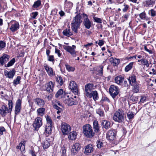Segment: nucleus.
<instances>
[{
    "label": "nucleus",
    "instance_id": "f257e3e1",
    "mask_svg": "<svg viewBox=\"0 0 156 156\" xmlns=\"http://www.w3.org/2000/svg\"><path fill=\"white\" fill-rule=\"evenodd\" d=\"M80 14V13L75 16L71 23L72 29L75 33H77L78 29L80 27L82 22Z\"/></svg>",
    "mask_w": 156,
    "mask_h": 156
},
{
    "label": "nucleus",
    "instance_id": "f03ea898",
    "mask_svg": "<svg viewBox=\"0 0 156 156\" xmlns=\"http://www.w3.org/2000/svg\"><path fill=\"white\" fill-rule=\"evenodd\" d=\"M83 133L84 135L89 138H92L95 134V132L93 130L90 124L85 125L83 127Z\"/></svg>",
    "mask_w": 156,
    "mask_h": 156
},
{
    "label": "nucleus",
    "instance_id": "7ed1b4c3",
    "mask_svg": "<svg viewBox=\"0 0 156 156\" xmlns=\"http://www.w3.org/2000/svg\"><path fill=\"white\" fill-rule=\"evenodd\" d=\"M113 120L115 122L121 123L123 122L124 119V113L122 109H119L116 112L113 117Z\"/></svg>",
    "mask_w": 156,
    "mask_h": 156
},
{
    "label": "nucleus",
    "instance_id": "20e7f679",
    "mask_svg": "<svg viewBox=\"0 0 156 156\" xmlns=\"http://www.w3.org/2000/svg\"><path fill=\"white\" fill-rule=\"evenodd\" d=\"M109 90L110 95L114 100H115L119 93V90L118 87L114 85H111Z\"/></svg>",
    "mask_w": 156,
    "mask_h": 156
},
{
    "label": "nucleus",
    "instance_id": "39448f33",
    "mask_svg": "<svg viewBox=\"0 0 156 156\" xmlns=\"http://www.w3.org/2000/svg\"><path fill=\"white\" fill-rule=\"evenodd\" d=\"M61 127L62 132L64 135H67L71 129L70 126L64 122L62 123Z\"/></svg>",
    "mask_w": 156,
    "mask_h": 156
},
{
    "label": "nucleus",
    "instance_id": "423d86ee",
    "mask_svg": "<svg viewBox=\"0 0 156 156\" xmlns=\"http://www.w3.org/2000/svg\"><path fill=\"white\" fill-rule=\"evenodd\" d=\"M22 100L20 99H18L16 102L15 108V117H16L17 115L19 114L22 108Z\"/></svg>",
    "mask_w": 156,
    "mask_h": 156
},
{
    "label": "nucleus",
    "instance_id": "0eeeda50",
    "mask_svg": "<svg viewBox=\"0 0 156 156\" xmlns=\"http://www.w3.org/2000/svg\"><path fill=\"white\" fill-rule=\"evenodd\" d=\"M42 118L40 117H37L36 118L33 124L34 130L37 131L42 125Z\"/></svg>",
    "mask_w": 156,
    "mask_h": 156
},
{
    "label": "nucleus",
    "instance_id": "6e6552de",
    "mask_svg": "<svg viewBox=\"0 0 156 156\" xmlns=\"http://www.w3.org/2000/svg\"><path fill=\"white\" fill-rule=\"evenodd\" d=\"M83 16L84 18H85L83 22V25L86 28L89 29L91 27L92 23L89 20L88 16L87 14L83 13Z\"/></svg>",
    "mask_w": 156,
    "mask_h": 156
},
{
    "label": "nucleus",
    "instance_id": "1a4fd4ad",
    "mask_svg": "<svg viewBox=\"0 0 156 156\" xmlns=\"http://www.w3.org/2000/svg\"><path fill=\"white\" fill-rule=\"evenodd\" d=\"M11 112L5 105H3L0 109V114L2 117L5 116L7 114L11 113Z\"/></svg>",
    "mask_w": 156,
    "mask_h": 156
},
{
    "label": "nucleus",
    "instance_id": "9d476101",
    "mask_svg": "<svg viewBox=\"0 0 156 156\" xmlns=\"http://www.w3.org/2000/svg\"><path fill=\"white\" fill-rule=\"evenodd\" d=\"M69 87L72 91L74 92L75 94H77L78 93V86L74 81H70Z\"/></svg>",
    "mask_w": 156,
    "mask_h": 156
},
{
    "label": "nucleus",
    "instance_id": "9b49d317",
    "mask_svg": "<svg viewBox=\"0 0 156 156\" xmlns=\"http://www.w3.org/2000/svg\"><path fill=\"white\" fill-rule=\"evenodd\" d=\"M116 132L115 129L109 130L107 133L106 138L109 140H113L115 139Z\"/></svg>",
    "mask_w": 156,
    "mask_h": 156
},
{
    "label": "nucleus",
    "instance_id": "f8f14e48",
    "mask_svg": "<svg viewBox=\"0 0 156 156\" xmlns=\"http://www.w3.org/2000/svg\"><path fill=\"white\" fill-rule=\"evenodd\" d=\"M68 98L66 99L64 101V102L68 105L72 106L73 105H77L78 103V101L76 99H74L73 98L70 97H69V96H67Z\"/></svg>",
    "mask_w": 156,
    "mask_h": 156
},
{
    "label": "nucleus",
    "instance_id": "ddd939ff",
    "mask_svg": "<svg viewBox=\"0 0 156 156\" xmlns=\"http://www.w3.org/2000/svg\"><path fill=\"white\" fill-rule=\"evenodd\" d=\"M55 85V82L50 81L45 85V88L46 91L49 93H51L53 91Z\"/></svg>",
    "mask_w": 156,
    "mask_h": 156
},
{
    "label": "nucleus",
    "instance_id": "4468645a",
    "mask_svg": "<svg viewBox=\"0 0 156 156\" xmlns=\"http://www.w3.org/2000/svg\"><path fill=\"white\" fill-rule=\"evenodd\" d=\"M94 85L92 83H87L85 86V95L87 96L91 92L92 90L94 89Z\"/></svg>",
    "mask_w": 156,
    "mask_h": 156
},
{
    "label": "nucleus",
    "instance_id": "2eb2a0df",
    "mask_svg": "<svg viewBox=\"0 0 156 156\" xmlns=\"http://www.w3.org/2000/svg\"><path fill=\"white\" fill-rule=\"evenodd\" d=\"M81 146L78 143L74 144L72 146L71 149L72 154L74 155L76 154L81 147Z\"/></svg>",
    "mask_w": 156,
    "mask_h": 156
},
{
    "label": "nucleus",
    "instance_id": "dca6fc26",
    "mask_svg": "<svg viewBox=\"0 0 156 156\" xmlns=\"http://www.w3.org/2000/svg\"><path fill=\"white\" fill-rule=\"evenodd\" d=\"M63 48L67 52L69 53L73 57H75L76 56V52L74 48L70 46H63Z\"/></svg>",
    "mask_w": 156,
    "mask_h": 156
},
{
    "label": "nucleus",
    "instance_id": "f3484780",
    "mask_svg": "<svg viewBox=\"0 0 156 156\" xmlns=\"http://www.w3.org/2000/svg\"><path fill=\"white\" fill-rule=\"evenodd\" d=\"M16 73V71L14 69H12V70L9 71L5 70L4 71L5 76L9 79H12L15 75Z\"/></svg>",
    "mask_w": 156,
    "mask_h": 156
},
{
    "label": "nucleus",
    "instance_id": "a211bd4d",
    "mask_svg": "<svg viewBox=\"0 0 156 156\" xmlns=\"http://www.w3.org/2000/svg\"><path fill=\"white\" fill-rule=\"evenodd\" d=\"M12 25L10 28V30L12 32H15L19 28V24L18 22L16 21L11 22Z\"/></svg>",
    "mask_w": 156,
    "mask_h": 156
},
{
    "label": "nucleus",
    "instance_id": "6ab92c4d",
    "mask_svg": "<svg viewBox=\"0 0 156 156\" xmlns=\"http://www.w3.org/2000/svg\"><path fill=\"white\" fill-rule=\"evenodd\" d=\"M86 96L90 98L92 97L94 101H97L99 98L98 94L96 90L92 91Z\"/></svg>",
    "mask_w": 156,
    "mask_h": 156
},
{
    "label": "nucleus",
    "instance_id": "aec40b11",
    "mask_svg": "<svg viewBox=\"0 0 156 156\" xmlns=\"http://www.w3.org/2000/svg\"><path fill=\"white\" fill-rule=\"evenodd\" d=\"M111 124L110 122L107 120H103L101 122V126L102 128L106 130H107L111 127Z\"/></svg>",
    "mask_w": 156,
    "mask_h": 156
},
{
    "label": "nucleus",
    "instance_id": "412c9836",
    "mask_svg": "<svg viewBox=\"0 0 156 156\" xmlns=\"http://www.w3.org/2000/svg\"><path fill=\"white\" fill-rule=\"evenodd\" d=\"M10 56L6 54H4L0 58V65L3 66L4 64L9 61Z\"/></svg>",
    "mask_w": 156,
    "mask_h": 156
},
{
    "label": "nucleus",
    "instance_id": "4be33fe9",
    "mask_svg": "<svg viewBox=\"0 0 156 156\" xmlns=\"http://www.w3.org/2000/svg\"><path fill=\"white\" fill-rule=\"evenodd\" d=\"M44 66L49 76H52L54 75V72L52 68L49 66L46 63L44 64Z\"/></svg>",
    "mask_w": 156,
    "mask_h": 156
},
{
    "label": "nucleus",
    "instance_id": "5701e85b",
    "mask_svg": "<svg viewBox=\"0 0 156 156\" xmlns=\"http://www.w3.org/2000/svg\"><path fill=\"white\" fill-rule=\"evenodd\" d=\"M34 101L35 104L39 107H43L45 104L44 100L40 98H37Z\"/></svg>",
    "mask_w": 156,
    "mask_h": 156
},
{
    "label": "nucleus",
    "instance_id": "b1692460",
    "mask_svg": "<svg viewBox=\"0 0 156 156\" xmlns=\"http://www.w3.org/2000/svg\"><path fill=\"white\" fill-rule=\"evenodd\" d=\"M93 147L92 144H90L85 146L84 153L86 154H88L92 152L93 151Z\"/></svg>",
    "mask_w": 156,
    "mask_h": 156
},
{
    "label": "nucleus",
    "instance_id": "393cba45",
    "mask_svg": "<svg viewBox=\"0 0 156 156\" xmlns=\"http://www.w3.org/2000/svg\"><path fill=\"white\" fill-rule=\"evenodd\" d=\"M109 61L111 64H113L114 66H118L120 62V59L111 57L109 59Z\"/></svg>",
    "mask_w": 156,
    "mask_h": 156
},
{
    "label": "nucleus",
    "instance_id": "a878e982",
    "mask_svg": "<svg viewBox=\"0 0 156 156\" xmlns=\"http://www.w3.org/2000/svg\"><path fill=\"white\" fill-rule=\"evenodd\" d=\"M93 128L95 133H98L100 131V127L97 120H95L93 122Z\"/></svg>",
    "mask_w": 156,
    "mask_h": 156
},
{
    "label": "nucleus",
    "instance_id": "bb28decb",
    "mask_svg": "<svg viewBox=\"0 0 156 156\" xmlns=\"http://www.w3.org/2000/svg\"><path fill=\"white\" fill-rule=\"evenodd\" d=\"M129 83L131 85H133L135 83H137L136 77L135 75H132L128 79Z\"/></svg>",
    "mask_w": 156,
    "mask_h": 156
},
{
    "label": "nucleus",
    "instance_id": "cd10ccee",
    "mask_svg": "<svg viewBox=\"0 0 156 156\" xmlns=\"http://www.w3.org/2000/svg\"><path fill=\"white\" fill-rule=\"evenodd\" d=\"M41 144L44 149L48 148L50 145L49 142L47 140H44L43 141Z\"/></svg>",
    "mask_w": 156,
    "mask_h": 156
},
{
    "label": "nucleus",
    "instance_id": "c85d7f7f",
    "mask_svg": "<svg viewBox=\"0 0 156 156\" xmlns=\"http://www.w3.org/2000/svg\"><path fill=\"white\" fill-rule=\"evenodd\" d=\"M124 78L121 76H118L115 77V82L118 84H121L124 80Z\"/></svg>",
    "mask_w": 156,
    "mask_h": 156
},
{
    "label": "nucleus",
    "instance_id": "c756f323",
    "mask_svg": "<svg viewBox=\"0 0 156 156\" xmlns=\"http://www.w3.org/2000/svg\"><path fill=\"white\" fill-rule=\"evenodd\" d=\"M64 35L67 37H69L73 35V33L71 32L70 29H66L64 30L62 32Z\"/></svg>",
    "mask_w": 156,
    "mask_h": 156
},
{
    "label": "nucleus",
    "instance_id": "7c9ffc66",
    "mask_svg": "<svg viewBox=\"0 0 156 156\" xmlns=\"http://www.w3.org/2000/svg\"><path fill=\"white\" fill-rule=\"evenodd\" d=\"M76 132L73 131L70 132L68 136V138L71 140H75L76 138Z\"/></svg>",
    "mask_w": 156,
    "mask_h": 156
},
{
    "label": "nucleus",
    "instance_id": "2f4dec72",
    "mask_svg": "<svg viewBox=\"0 0 156 156\" xmlns=\"http://www.w3.org/2000/svg\"><path fill=\"white\" fill-rule=\"evenodd\" d=\"M56 80L60 86L62 85L64 82L62 77L58 75L55 78Z\"/></svg>",
    "mask_w": 156,
    "mask_h": 156
},
{
    "label": "nucleus",
    "instance_id": "473e14b6",
    "mask_svg": "<svg viewBox=\"0 0 156 156\" xmlns=\"http://www.w3.org/2000/svg\"><path fill=\"white\" fill-rule=\"evenodd\" d=\"M134 63V62H130L128 65L126 66L124 70L125 72H127L131 70L133 66Z\"/></svg>",
    "mask_w": 156,
    "mask_h": 156
},
{
    "label": "nucleus",
    "instance_id": "72a5a7b5",
    "mask_svg": "<svg viewBox=\"0 0 156 156\" xmlns=\"http://www.w3.org/2000/svg\"><path fill=\"white\" fill-rule=\"evenodd\" d=\"M138 62H141V64H140L141 65H146L147 67L149 66V64L148 63V62L147 60L144 58H142L140 60H138Z\"/></svg>",
    "mask_w": 156,
    "mask_h": 156
},
{
    "label": "nucleus",
    "instance_id": "f704fd0d",
    "mask_svg": "<svg viewBox=\"0 0 156 156\" xmlns=\"http://www.w3.org/2000/svg\"><path fill=\"white\" fill-rule=\"evenodd\" d=\"M52 126L47 125L45 127V132L47 134L51 133L52 129Z\"/></svg>",
    "mask_w": 156,
    "mask_h": 156
},
{
    "label": "nucleus",
    "instance_id": "c9c22d12",
    "mask_svg": "<svg viewBox=\"0 0 156 156\" xmlns=\"http://www.w3.org/2000/svg\"><path fill=\"white\" fill-rule=\"evenodd\" d=\"M45 109L44 108H40L37 109V112L38 115L42 116L44 114Z\"/></svg>",
    "mask_w": 156,
    "mask_h": 156
},
{
    "label": "nucleus",
    "instance_id": "e433bc0d",
    "mask_svg": "<svg viewBox=\"0 0 156 156\" xmlns=\"http://www.w3.org/2000/svg\"><path fill=\"white\" fill-rule=\"evenodd\" d=\"M103 66H100L98 68L97 71L98 72V75L100 76H102L103 75Z\"/></svg>",
    "mask_w": 156,
    "mask_h": 156
},
{
    "label": "nucleus",
    "instance_id": "4c0bfd02",
    "mask_svg": "<svg viewBox=\"0 0 156 156\" xmlns=\"http://www.w3.org/2000/svg\"><path fill=\"white\" fill-rule=\"evenodd\" d=\"M132 86L133 87V92L135 93H137L139 91L138 84L136 83H135V84Z\"/></svg>",
    "mask_w": 156,
    "mask_h": 156
},
{
    "label": "nucleus",
    "instance_id": "58836bf2",
    "mask_svg": "<svg viewBox=\"0 0 156 156\" xmlns=\"http://www.w3.org/2000/svg\"><path fill=\"white\" fill-rule=\"evenodd\" d=\"M147 6H151L155 4V1L153 0H148L145 1Z\"/></svg>",
    "mask_w": 156,
    "mask_h": 156
},
{
    "label": "nucleus",
    "instance_id": "ea45409f",
    "mask_svg": "<svg viewBox=\"0 0 156 156\" xmlns=\"http://www.w3.org/2000/svg\"><path fill=\"white\" fill-rule=\"evenodd\" d=\"M21 79V77L20 76H18L16 79L13 80V85L16 86L17 84L20 83V81Z\"/></svg>",
    "mask_w": 156,
    "mask_h": 156
},
{
    "label": "nucleus",
    "instance_id": "a19ab883",
    "mask_svg": "<svg viewBox=\"0 0 156 156\" xmlns=\"http://www.w3.org/2000/svg\"><path fill=\"white\" fill-rule=\"evenodd\" d=\"M127 116L129 120H130L133 118L134 116V114L133 113L132 111H129L127 113Z\"/></svg>",
    "mask_w": 156,
    "mask_h": 156
},
{
    "label": "nucleus",
    "instance_id": "79ce46f5",
    "mask_svg": "<svg viewBox=\"0 0 156 156\" xmlns=\"http://www.w3.org/2000/svg\"><path fill=\"white\" fill-rule=\"evenodd\" d=\"M97 113L99 114L100 116L103 117L104 116V113L103 110L101 108H98L96 110Z\"/></svg>",
    "mask_w": 156,
    "mask_h": 156
},
{
    "label": "nucleus",
    "instance_id": "37998d69",
    "mask_svg": "<svg viewBox=\"0 0 156 156\" xmlns=\"http://www.w3.org/2000/svg\"><path fill=\"white\" fill-rule=\"evenodd\" d=\"M16 61L14 58H12L9 62L6 65H5L6 67H9L12 66Z\"/></svg>",
    "mask_w": 156,
    "mask_h": 156
},
{
    "label": "nucleus",
    "instance_id": "c03bdc74",
    "mask_svg": "<svg viewBox=\"0 0 156 156\" xmlns=\"http://www.w3.org/2000/svg\"><path fill=\"white\" fill-rule=\"evenodd\" d=\"M41 4V1L40 0H37L34 2L33 5V7L36 8L38 7Z\"/></svg>",
    "mask_w": 156,
    "mask_h": 156
},
{
    "label": "nucleus",
    "instance_id": "a18cd8bd",
    "mask_svg": "<svg viewBox=\"0 0 156 156\" xmlns=\"http://www.w3.org/2000/svg\"><path fill=\"white\" fill-rule=\"evenodd\" d=\"M46 118L47 122V125H52V121L51 117L47 115Z\"/></svg>",
    "mask_w": 156,
    "mask_h": 156
},
{
    "label": "nucleus",
    "instance_id": "49530a36",
    "mask_svg": "<svg viewBox=\"0 0 156 156\" xmlns=\"http://www.w3.org/2000/svg\"><path fill=\"white\" fill-rule=\"evenodd\" d=\"M8 105L9 107V109L10 111L12 112L13 107V104L12 100H8Z\"/></svg>",
    "mask_w": 156,
    "mask_h": 156
},
{
    "label": "nucleus",
    "instance_id": "de8ad7c7",
    "mask_svg": "<svg viewBox=\"0 0 156 156\" xmlns=\"http://www.w3.org/2000/svg\"><path fill=\"white\" fill-rule=\"evenodd\" d=\"M63 93V90L62 89H59L57 93L55 94V96L57 98L58 97L61 95Z\"/></svg>",
    "mask_w": 156,
    "mask_h": 156
},
{
    "label": "nucleus",
    "instance_id": "09e8293b",
    "mask_svg": "<svg viewBox=\"0 0 156 156\" xmlns=\"http://www.w3.org/2000/svg\"><path fill=\"white\" fill-rule=\"evenodd\" d=\"M146 14L144 11L140 13L139 15L140 18L142 20L146 19Z\"/></svg>",
    "mask_w": 156,
    "mask_h": 156
},
{
    "label": "nucleus",
    "instance_id": "8fccbe9b",
    "mask_svg": "<svg viewBox=\"0 0 156 156\" xmlns=\"http://www.w3.org/2000/svg\"><path fill=\"white\" fill-rule=\"evenodd\" d=\"M16 148L20 150L21 151H24V147H23L22 144L20 143L17 146Z\"/></svg>",
    "mask_w": 156,
    "mask_h": 156
},
{
    "label": "nucleus",
    "instance_id": "3c124183",
    "mask_svg": "<svg viewBox=\"0 0 156 156\" xmlns=\"http://www.w3.org/2000/svg\"><path fill=\"white\" fill-rule=\"evenodd\" d=\"M97 146L98 148H101L103 146V143L100 140H98L97 142Z\"/></svg>",
    "mask_w": 156,
    "mask_h": 156
},
{
    "label": "nucleus",
    "instance_id": "603ef678",
    "mask_svg": "<svg viewBox=\"0 0 156 156\" xmlns=\"http://www.w3.org/2000/svg\"><path fill=\"white\" fill-rule=\"evenodd\" d=\"M93 18L94 20V21L95 22L100 23H102V20H101V19L98 18L97 17H96L95 16H94L93 17Z\"/></svg>",
    "mask_w": 156,
    "mask_h": 156
},
{
    "label": "nucleus",
    "instance_id": "864d4df0",
    "mask_svg": "<svg viewBox=\"0 0 156 156\" xmlns=\"http://www.w3.org/2000/svg\"><path fill=\"white\" fill-rule=\"evenodd\" d=\"M38 15V12H32L31 14V16L32 18L33 19H35L36 16Z\"/></svg>",
    "mask_w": 156,
    "mask_h": 156
},
{
    "label": "nucleus",
    "instance_id": "5fc2aeb1",
    "mask_svg": "<svg viewBox=\"0 0 156 156\" xmlns=\"http://www.w3.org/2000/svg\"><path fill=\"white\" fill-rule=\"evenodd\" d=\"M67 69L69 71H74V68L70 66L69 65L67 64L65 65Z\"/></svg>",
    "mask_w": 156,
    "mask_h": 156
},
{
    "label": "nucleus",
    "instance_id": "6e6d98bb",
    "mask_svg": "<svg viewBox=\"0 0 156 156\" xmlns=\"http://www.w3.org/2000/svg\"><path fill=\"white\" fill-rule=\"evenodd\" d=\"M123 6L124 8L122 9V11L123 12H126L128 10L129 8V6L125 4H124Z\"/></svg>",
    "mask_w": 156,
    "mask_h": 156
},
{
    "label": "nucleus",
    "instance_id": "4d7b16f0",
    "mask_svg": "<svg viewBox=\"0 0 156 156\" xmlns=\"http://www.w3.org/2000/svg\"><path fill=\"white\" fill-rule=\"evenodd\" d=\"M6 46V43L5 42L2 41H0V48H5Z\"/></svg>",
    "mask_w": 156,
    "mask_h": 156
},
{
    "label": "nucleus",
    "instance_id": "13d9d810",
    "mask_svg": "<svg viewBox=\"0 0 156 156\" xmlns=\"http://www.w3.org/2000/svg\"><path fill=\"white\" fill-rule=\"evenodd\" d=\"M150 11L151 12V16L152 17H154L156 16V11L153 9H151Z\"/></svg>",
    "mask_w": 156,
    "mask_h": 156
},
{
    "label": "nucleus",
    "instance_id": "bf43d9fd",
    "mask_svg": "<svg viewBox=\"0 0 156 156\" xmlns=\"http://www.w3.org/2000/svg\"><path fill=\"white\" fill-rule=\"evenodd\" d=\"M48 60L50 62H53L54 60V57L53 55H50L48 56Z\"/></svg>",
    "mask_w": 156,
    "mask_h": 156
},
{
    "label": "nucleus",
    "instance_id": "052dcab7",
    "mask_svg": "<svg viewBox=\"0 0 156 156\" xmlns=\"http://www.w3.org/2000/svg\"><path fill=\"white\" fill-rule=\"evenodd\" d=\"M146 98L145 97L141 96V98L140 99V101L139 102V104H140V103H143L144 102L146 101Z\"/></svg>",
    "mask_w": 156,
    "mask_h": 156
},
{
    "label": "nucleus",
    "instance_id": "680f3d73",
    "mask_svg": "<svg viewBox=\"0 0 156 156\" xmlns=\"http://www.w3.org/2000/svg\"><path fill=\"white\" fill-rule=\"evenodd\" d=\"M5 131V129L4 127H0V134L1 135H3V132Z\"/></svg>",
    "mask_w": 156,
    "mask_h": 156
},
{
    "label": "nucleus",
    "instance_id": "e2e57ef3",
    "mask_svg": "<svg viewBox=\"0 0 156 156\" xmlns=\"http://www.w3.org/2000/svg\"><path fill=\"white\" fill-rule=\"evenodd\" d=\"M55 53L57 54L58 55L59 57H61V54L60 53V51L58 49H55Z\"/></svg>",
    "mask_w": 156,
    "mask_h": 156
},
{
    "label": "nucleus",
    "instance_id": "0e129e2a",
    "mask_svg": "<svg viewBox=\"0 0 156 156\" xmlns=\"http://www.w3.org/2000/svg\"><path fill=\"white\" fill-rule=\"evenodd\" d=\"M53 107L54 108L56 109L57 110H60V109H62V108H60V107L57 106V105L56 104H53Z\"/></svg>",
    "mask_w": 156,
    "mask_h": 156
},
{
    "label": "nucleus",
    "instance_id": "69168bd1",
    "mask_svg": "<svg viewBox=\"0 0 156 156\" xmlns=\"http://www.w3.org/2000/svg\"><path fill=\"white\" fill-rule=\"evenodd\" d=\"M132 101H137L138 100V98H139V96H133L132 97Z\"/></svg>",
    "mask_w": 156,
    "mask_h": 156
},
{
    "label": "nucleus",
    "instance_id": "338daca9",
    "mask_svg": "<svg viewBox=\"0 0 156 156\" xmlns=\"http://www.w3.org/2000/svg\"><path fill=\"white\" fill-rule=\"evenodd\" d=\"M98 44L99 46H101L104 44V41L103 40H99Z\"/></svg>",
    "mask_w": 156,
    "mask_h": 156
},
{
    "label": "nucleus",
    "instance_id": "774afa93",
    "mask_svg": "<svg viewBox=\"0 0 156 156\" xmlns=\"http://www.w3.org/2000/svg\"><path fill=\"white\" fill-rule=\"evenodd\" d=\"M123 86L124 87H129V86L126 80H125L123 83Z\"/></svg>",
    "mask_w": 156,
    "mask_h": 156
}]
</instances>
